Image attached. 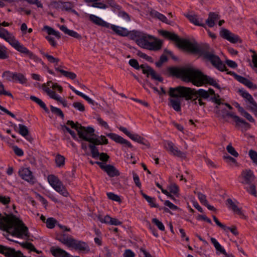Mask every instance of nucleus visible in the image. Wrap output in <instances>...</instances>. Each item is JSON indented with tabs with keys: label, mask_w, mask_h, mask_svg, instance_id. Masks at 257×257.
<instances>
[{
	"label": "nucleus",
	"mask_w": 257,
	"mask_h": 257,
	"mask_svg": "<svg viewBox=\"0 0 257 257\" xmlns=\"http://www.w3.org/2000/svg\"><path fill=\"white\" fill-rule=\"evenodd\" d=\"M158 32L165 38L176 42L178 47L184 49L192 53L199 54L221 71L226 70L225 64L222 63L219 57L215 54L214 50L208 44L205 43L199 45L196 43H191L187 39H181L174 33L166 30H160Z\"/></svg>",
	"instance_id": "1"
},
{
	"label": "nucleus",
	"mask_w": 257,
	"mask_h": 257,
	"mask_svg": "<svg viewBox=\"0 0 257 257\" xmlns=\"http://www.w3.org/2000/svg\"><path fill=\"white\" fill-rule=\"evenodd\" d=\"M168 71L170 75L181 78L185 82H191L195 86L199 87L209 84L217 89H220L219 84L212 77L204 74L199 70L192 67H170L168 68Z\"/></svg>",
	"instance_id": "2"
},
{
	"label": "nucleus",
	"mask_w": 257,
	"mask_h": 257,
	"mask_svg": "<svg viewBox=\"0 0 257 257\" xmlns=\"http://www.w3.org/2000/svg\"><path fill=\"white\" fill-rule=\"evenodd\" d=\"M66 124L77 132L80 139L90 143L88 147L90 149L92 157L93 158L99 157L100 153L96 146L101 145V142L98 138H95L96 135L94 134V129L91 126H83L78 122H74L70 120L67 121Z\"/></svg>",
	"instance_id": "3"
},
{
	"label": "nucleus",
	"mask_w": 257,
	"mask_h": 257,
	"mask_svg": "<svg viewBox=\"0 0 257 257\" xmlns=\"http://www.w3.org/2000/svg\"><path fill=\"white\" fill-rule=\"evenodd\" d=\"M168 94L170 97H183L186 100H191L194 97L205 99L209 98V93L207 90L203 89L196 90L194 88L182 86L175 88L170 87Z\"/></svg>",
	"instance_id": "4"
},
{
	"label": "nucleus",
	"mask_w": 257,
	"mask_h": 257,
	"mask_svg": "<svg viewBox=\"0 0 257 257\" xmlns=\"http://www.w3.org/2000/svg\"><path fill=\"white\" fill-rule=\"evenodd\" d=\"M11 230H13V235L18 237L22 238L23 236H25L28 239L30 237L28 228L22 220L17 218L16 216L13 217L12 223L6 231L10 232Z\"/></svg>",
	"instance_id": "5"
},
{
	"label": "nucleus",
	"mask_w": 257,
	"mask_h": 257,
	"mask_svg": "<svg viewBox=\"0 0 257 257\" xmlns=\"http://www.w3.org/2000/svg\"><path fill=\"white\" fill-rule=\"evenodd\" d=\"M128 63L132 67L137 70H139L140 68L142 69L143 73L146 74L147 77L151 76V78L153 80H157L161 82L163 81V78L148 65L142 64L140 66L138 61L135 59L130 60Z\"/></svg>",
	"instance_id": "6"
},
{
	"label": "nucleus",
	"mask_w": 257,
	"mask_h": 257,
	"mask_svg": "<svg viewBox=\"0 0 257 257\" xmlns=\"http://www.w3.org/2000/svg\"><path fill=\"white\" fill-rule=\"evenodd\" d=\"M238 181L242 184H251L255 179L253 172L250 169L243 170L239 175Z\"/></svg>",
	"instance_id": "7"
},
{
	"label": "nucleus",
	"mask_w": 257,
	"mask_h": 257,
	"mask_svg": "<svg viewBox=\"0 0 257 257\" xmlns=\"http://www.w3.org/2000/svg\"><path fill=\"white\" fill-rule=\"evenodd\" d=\"M133 33L135 37L138 38V39L136 40L137 44L143 48L147 49L148 43H149L148 40L155 39V37L150 35L145 34L141 35V33L139 32H133Z\"/></svg>",
	"instance_id": "8"
},
{
	"label": "nucleus",
	"mask_w": 257,
	"mask_h": 257,
	"mask_svg": "<svg viewBox=\"0 0 257 257\" xmlns=\"http://www.w3.org/2000/svg\"><path fill=\"white\" fill-rule=\"evenodd\" d=\"M0 253L6 257H27L20 251H16L15 249L0 244Z\"/></svg>",
	"instance_id": "9"
},
{
	"label": "nucleus",
	"mask_w": 257,
	"mask_h": 257,
	"mask_svg": "<svg viewBox=\"0 0 257 257\" xmlns=\"http://www.w3.org/2000/svg\"><path fill=\"white\" fill-rule=\"evenodd\" d=\"M119 130L122 132L124 134H125L127 137H128L132 140L137 142L140 144L146 145L149 147L150 145L147 141L145 140V139L139 136L138 134H132L130 132H129L123 126H120L119 127Z\"/></svg>",
	"instance_id": "10"
},
{
	"label": "nucleus",
	"mask_w": 257,
	"mask_h": 257,
	"mask_svg": "<svg viewBox=\"0 0 257 257\" xmlns=\"http://www.w3.org/2000/svg\"><path fill=\"white\" fill-rule=\"evenodd\" d=\"M164 146L167 150L170 151L174 156L180 158L185 157V154L179 150L172 142L169 141H165Z\"/></svg>",
	"instance_id": "11"
},
{
	"label": "nucleus",
	"mask_w": 257,
	"mask_h": 257,
	"mask_svg": "<svg viewBox=\"0 0 257 257\" xmlns=\"http://www.w3.org/2000/svg\"><path fill=\"white\" fill-rule=\"evenodd\" d=\"M220 36L224 39H226L232 43H236L240 40L239 37L233 33H232L229 30L222 28L220 32Z\"/></svg>",
	"instance_id": "12"
},
{
	"label": "nucleus",
	"mask_w": 257,
	"mask_h": 257,
	"mask_svg": "<svg viewBox=\"0 0 257 257\" xmlns=\"http://www.w3.org/2000/svg\"><path fill=\"white\" fill-rule=\"evenodd\" d=\"M19 175L23 179L28 182L32 184L35 182V178L33 175V173L29 168H21L19 171Z\"/></svg>",
	"instance_id": "13"
},
{
	"label": "nucleus",
	"mask_w": 257,
	"mask_h": 257,
	"mask_svg": "<svg viewBox=\"0 0 257 257\" xmlns=\"http://www.w3.org/2000/svg\"><path fill=\"white\" fill-rule=\"evenodd\" d=\"M238 92L242 97L245 98L249 103L251 109L254 111L255 114H257V104L254 100L252 96L247 92L241 89H239Z\"/></svg>",
	"instance_id": "14"
},
{
	"label": "nucleus",
	"mask_w": 257,
	"mask_h": 257,
	"mask_svg": "<svg viewBox=\"0 0 257 257\" xmlns=\"http://www.w3.org/2000/svg\"><path fill=\"white\" fill-rule=\"evenodd\" d=\"M56 239L69 247L74 238L65 232L61 231L57 234Z\"/></svg>",
	"instance_id": "15"
},
{
	"label": "nucleus",
	"mask_w": 257,
	"mask_h": 257,
	"mask_svg": "<svg viewBox=\"0 0 257 257\" xmlns=\"http://www.w3.org/2000/svg\"><path fill=\"white\" fill-rule=\"evenodd\" d=\"M69 247H73L76 250H79L80 251H89V246L86 242L82 241L76 240L74 238L72 240Z\"/></svg>",
	"instance_id": "16"
},
{
	"label": "nucleus",
	"mask_w": 257,
	"mask_h": 257,
	"mask_svg": "<svg viewBox=\"0 0 257 257\" xmlns=\"http://www.w3.org/2000/svg\"><path fill=\"white\" fill-rule=\"evenodd\" d=\"M214 111L217 117L221 119L225 118L227 116L232 118L234 114L232 112H228L225 108H222L220 105H216L214 108Z\"/></svg>",
	"instance_id": "17"
},
{
	"label": "nucleus",
	"mask_w": 257,
	"mask_h": 257,
	"mask_svg": "<svg viewBox=\"0 0 257 257\" xmlns=\"http://www.w3.org/2000/svg\"><path fill=\"white\" fill-rule=\"evenodd\" d=\"M106 136L117 143L125 145L130 148H133V146L130 142L117 134L108 133L106 134Z\"/></svg>",
	"instance_id": "18"
},
{
	"label": "nucleus",
	"mask_w": 257,
	"mask_h": 257,
	"mask_svg": "<svg viewBox=\"0 0 257 257\" xmlns=\"http://www.w3.org/2000/svg\"><path fill=\"white\" fill-rule=\"evenodd\" d=\"M229 73L233 75L234 76V78L238 81H239V82L245 85L248 88H252V89L256 88V85L253 84L252 82H251L249 80L247 79V78L243 77L242 76H241L240 75H238L233 72H230Z\"/></svg>",
	"instance_id": "19"
},
{
	"label": "nucleus",
	"mask_w": 257,
	"mask_h": 257,
	"mask_svg": "<svg viewBox=\"0 0 257 257\" xmlns=\"http://www.w3.org/2000/svg\"><path fill=\"white\" fill-rule=\"evenodd\" d=\"M15 215L13 214H7L5 213V216H2V214L0 213V224L4 227V230H7L10 224L12 223V221L13 219V217Z\"/></svg>",
	"instance_id": "20"
},
{
	"label": "nucleus",
	"mask_w": 257,
	"mask_h": 257,
	"mask_svg": "<svg viewBox=\"0 0 257 257\" xmlns=\"http://www.w3.org/2000/svg\"><path fill=\"white\" fill-rule=\"evenodd\" d=\"M50 251L55 257H70L67 252L59 247L52 246L50 248Z\"/></svg>",
	"instance_id": "21"
},
{
	"label": "nucleus",
	"mask_w": 257,
	"mask_h": 257,
	"mask_svg": "<svg viewBox=\"0 0 257 257\" xmlns=\"http://www.w3.org/2000/svg\"><path fill=\"white\" fill-rule=\"evenodd\" d=\"M89 18L90 21L98 26H100L107 28H108L110 27V24L109 23L105 22L102 19L95 15H90Z\"/></svg>",
	"instance_id": "22"
},
{
	"label": "nucleus",
	"mask_w": 257,
	"mask_h": 257,
	"mask_svg": "<svg viewBox=\"0 0 257 257\" xmlns=\"http://www.w3.org/2000/svg\"><path fill=\"white\" fill-rule=\"evenodd\" d=\"M175 99H169L170 106L176 111H180L181 107V98H183L181 96L173 97Z\"/></svg>",
	"instance_id": "23"
},
{
	"label": "nucleus",
	"mask_w": 257,
	"mask_h": 257,
	"mask_svg": "<svg viewBox=\"0 0 257 257\" xmlns=\"http://www.w3.org/2000/svg\"><path fill=\"white\" fill-rule=\"evenodd\" d=\"M155 41L148 43L147 49L151 51H158L160 50L162 47L163 43L160 40H158L155 38Z\"/></svg>",
	"instance_id": "24"
},
{
	"label": "nucleus",
	"mask_w": 257,
	"mask_h": 257,
	"mask_svg": "<svg viewBox=\"0 0 257 257\" xmlns=\"http://www.w3.org/2000/svg\"><path fill=\"white\" fill-rule=\"evenodd\" d=\"M60 29L63 31L65 34L80 40L82 38L81 36L75 31L69 30L65 25H62L60 27Z\"/></svg>",
	"instance_id": "25"
},
{
	"label": "nucleus",
	"mask_w": 257,
	"mask_h": 257,
	"mask_svg": "<svg viewBox=\"0 0 257 257\" xmlns=\"http://www.w3.org/2000/svg\"><path fill=\"white\" fill-rule=\"evenodd\" d=\"M109 27L119 36L125 37L128 35V31L125 28L113 25H110Z\"/></svg>",
	"instance_id": "26"
},
{
	"label": "nucleus",
	"mask_w": 257,
	"mask_h": 257,
	"mask_svg": "<svg viewBox=\"0 0 257 257\" xmlns=\"http://www.w3.org/2000/svg\"><path fill=\"white\" fill-rule=\"evenodd\" d=\"M219 19V16L218 15L213 12H210L208 15V19L206 20V23L209 27L212 28L215 25V21Z\"/></svg>",
	"instance_id": "27"
},
{
	"label": "nucleus",
	"mask_w": 257,
	"mask_h": 257,
	"mask_svg": "<svg viewBox=\"0 0 257 257\" xmlns=\"http://www.w3.org/2000/svg\"><path fill=\"white\" fill-rule=\"evenodd\" d=\"M105 172L110 177H114L118 176L120 175L119 172L113 166L111 165H107Z\"/></svg>",
	"instance_id": "28"
},
{
	"label": "nucleus",
	"mask_w": 257,
	"mask_h": 257,
	"mask_svg": "<svg viewBox=\"0 0 257 257\" xmlns=\"http://www.w3.org/2000/svg\"><path fill=\"white\" fill-rule=\"evenodd\" d=\"M47 179L48 182L53 188L56 186L61 185V183H62V182L59 178L54 175H49Z\"/></svg>",
	"instance_id": "29"
},
{
	"label": "nucleus",
	"mask_w": 257,
	"mask_h": 257,
	"mask_svg": "<svg viewBox=\"0 0 257 257\" xmlns=\"http://www.w3.org/2000/svg\"><path fill=\"white\" fill-rule=\"evenodd\" d=\"M150 15L152 16V17L157 18L164 23L169 24V22L167 18L164 15L159 13L156 11H151L150 12Z\"/></svg>",
	"instance_id": "30"
},
{
	"label": "nucleus",
	"mask_w": 257,
	"mask_h": 257,
	"mask_svg": "<svg viewBox=\"0 0 257 257\" xmlns=\"http://www.w3.org/2000/svg\"><path fill=\"white\" fill-rule=\"evenodd\" d=\"M186 17L190 21V22L194 24L196 26H201L204 28L205 27V25L202 23H200L197 15H187Z\"/></svg>",
	"instance_id": "31"
},
{
	"label": "nucleus",
	"mask_w": 257,
	"mask_h": 257,
	"mask_svg": "<svg viewBox=\"0 0 257 257\" xmlns=\"http://www.w3.org/2000/svg\"><path fill=\"white\" fill-rule=\"evenodd\" d=\"M69 88L77 95L82 97L83 98H84L85 100H86L89 103L94 105V101L89 98L87 95H85L84 94L82 93V92L76 90L72 86L69 85Z\"/></svg>",
	"instance_id": "32"
},
{
	"label": "nucleus",
	"mask_w": 257,
	"mask_h": 257,
	"mask_svg": "<svg viewBox=\"0 0 257 257\" xmlns=\"http://www.w3.org/2000/svg\"><path fill=\"white\" fill-rule=\"evenodd\" d=\"M55 70L60 72L64 76L72 80H74L76 77V74L75 73L61 69L59 68V67H55Z\"/></svg>",
	"instance_id": "33"
},
{
	"label": "nucleus",
	"mask_w": 257,
	"mask_h": 257,
	"mask_svg": "<svg viewBox=\"0 0 257 257\" xmlns=\"http://www.w3.org/2000/svg\"><path fill=\"white\" fill-rule=\"evenodd\" d=\"M30 99L32 101L37 103L41 108H42L45 110L46 112H49V111L48 108L47 107L45 103L41 99L35 96H31Z\"/></svg>",
	"instance_id": "34"
},
{
	"label": "nucleus",
	"mask_w": 257,
	"mask_h": 257,
	"mask_svg": "<svg viewBox=\"0 0 257 257\" xmlns=\"http://www.w3.org/2000/svg\"><path fill=\"white\" fill-rule=\"evenodd\" d=\"M142 195L143 197L149 203L150 206L151 207L158 208L159 205L155 203L156 199L154 197H151L144 193H142Z\"/></svg>",
	"instance_id": "35"
},
{
	"label": "nucleus",
	"mask_w": 257,
	"mask_h": 257,
	"mask_svg": "<svg viewBox=\"0 0 257 257\" xmlns=\"http://www.w3.org/2000/svg\"><path fill=\"white\" fill-rule=\"evenodd\" d=\"M13 80L19 81L21 84L27 82V79L22 73H14L13 75Z\"/></svg>",
	"instance_id": "36"
},
{
	"label": "nucleus",
	"mask_w": 257,
	"mask_h": 257,
	"mask_svg": "<svg viewBox=\"0 0 257 257\" xmlns=\"http://www.w3.org/2000/svg\"><path fill=\"white\" fill-rule=\"evenodd\" d=\"M211 243L214 245L215 249L222 254H226L225 250L221 246L216 239L213 237L210 238Z\"/></svg>",
	"instance_id": "37"
},
{
	"label": "nucleus",
	"mask_w": 257,
	"mask_h": 257,
	"mask_svg": "<svg viewBox=\"0 0 257 257\" xmlns=\"http://www.w3.org/2000/svg\"><path fill=\"white\" fill-rule=\"evenodd\" d=\"M226 202L230 205L229 208H231V209L239 215L242 214L241 210L240 208H239L233 202L231 199L228 198L226 200Z\"/></svg>",
	"instance_id": "38"
},
{
	"label": "nucleus",
	"mask_w": 257,
	"mask_h": 257,
	"mask_svg": "<svg viewBox=\"0 0 257 257\" xmlns=\"http://www.w3.org/2000/svg\"><path fill=\"white\" fill-rule=\"evenodd\" d=\"M14 48L22 53L29 55L31 52L26 47L22 45L19 42L15 46Z\"/></svg>",
	"instance_id": "39"
},
{
	"label": "nucleus",
	"mask_w": 257,
	"mask_h": 257,
	"mask_svg": "<svg viewBox=\"0 0 257 257\" xmlns=\"http://www.w3.org/2000/svg\"><path fill=\"white\" fill-rule=\"evenodd\" d=\"M54 189L64 197H67L69 195V193L67 191L66 188L63 185L62 183H61V185L54 187Z\"/></svg>",
	"instance_id": "40"
},
{
	"label": "nucleus",
	"mask_w": 257,
	"mask_h": 257,
	"mask_svg": "<svg viewBox=\"0 0 257 257\" xmlns=\"http://www.w3.org/2000/svg\"><path fill=\"white\" fill-rule=\"evenodd\" d=\"M41 54L44 56V57H46L48 60L52 63H56L58 64V63L60 61L59 59L57 58H55L53 56L49 55L48 53H46L43 51H40Z\"/></svg>",
	"instance_id": "41"
},
{
	"label": "nucleus",
	"mask_w": 257,
	"mask_h": 257,
	"mask_svg": "<svg viewBox=\"0 0 257 257\" xmlns=\"http://www.w3.org/2000/svg\"><path fill=\"white\" fill-rule=\"evenodd\" d=\"M20 244L23 248H25L30 250L31 251H33L36 252L37 253H39L38 250H37V249L35 248L34 245L31 242H22V243H20Z\"/></svg>",
	"instance_id": "42"
},
{
	"label": "nucleus",
	"mask_w": 257,
	"mask_h": 257,
	"mask_svg": "<svg viewBox=\"0 0 257 257\" xmlns=\"http://www.w3.org/2000/svg\"><path fill=\"white\" fill-rule=\"evenodd\" d=\"M5 40L9 43V44L12 46L14 48L15 46L16 45V44L18 43V41L16 40L15 38V37L11 35L10 33H9V34L7 35V36L6 37Z\"/></svg>",
	"instance_id": "43"
},
{
	"label": "nucleus",
	"mask_w": 257,
	"mask_h": 257,
	"mask_svg": "<svg viewBox=\"0 0 257 257\" xmlns=\"http://www.w3.org/2000/svg\"><path fill=\"white\" fill-rule=\"evenodd\" d=\"M60 6L63 7V10L69 11L74 7V4L69 2H62L61 4H59Z\"/></svg>",
	"instance_id": "44"
},
{
	"label": "nucleus",
	"mask_w": 257,
	"mask_h": 257,
	"mask_svg": "<svg viewBox=\"0 0 257 257\" xmlns=\"http://www.w3.org/2000/svg\"><path fill=\"white\" fill-rule=\"evenodd\" d=\"M19 133L22 136L26 137L29 134V130L27 127L24 124H20L19 125Z\"/></svg>",
	"instance_id": "45"
},
{
	"label": "nucleus",
	"mask_w": 257,
	"mask_h": 257,
	"mask_svg": "<svg viewBox=\"0 0 257 257\" xmlns=\"http://www.w3.org/2000/svg\"><path fill=\"white\" fill-rule=\"evenodd\" d=\"M168 188L169 190L170 193L178 195L179 192V187L175 183H172L168 186Z\"/></svg>",
	"instance_id": "46"
},
{
	"label": "nucleus",
	"mask_w": 257,
	"mask_h": 257,
	"mask_svg": "<svg viewBox=\"0 0 257 257\" xmlns=\"http://www.w3.org/2000/svg\"><path fill=\"white\" fill-rule=\"evenodd\" d=\"M55 162L58 167H62L65 164V158L63 156L58 155L56 157Z\"/></svg>",
	"instance_id": "47"
},
{
	"label": "nucleus",
	"mask_w": 257,
	"mask_h": 257,
	"mask_svg": "<svg viewBox=\"0 0 257 257\" xmlns=\"http://www.w3.org/2000/svg\"><path fill=\"white\" fill-rule=\"evenodd\" d=\"M50 108L52 112L59 116L61 118L64 119V114L60 108L54 107L52 105L50 106Z\"/></svg>",
	"instance_id": "48"
},
{
	"label": "nucleus",
	"mask_w": 257,
	"mask_h": 257,
	"mask_svg": "<svg viewBox=\"0 0 257 257\" xmlns=\"http://www.w3.org/2000/svg\"><path fill=\"white\" fill-rule=\"evenodd\" d=\"M46 223L48 228L52 229L53 228L55 225L57 224V221L54 218L50 217L47 219Z\"/></svg>",
	"instance_id": "49"
},
{
	"label": "nucleus",
	"mask_w": 257,
	"mask_h": 257,
	"mask_svg": "<svg viewBox=\"0 0 257 257\" xmlns=\"http://www.w3.org/2000/svg\"><path fill=\"white\" fill-rule=\"evenodd\" d=\"M226 150L228 153L234 157H237L238 156V153L235 151V149L232 146L231 144H229L226 147Z\"/></svg>",
	"instance_id": "50"
},
{
	"label": "nucleus",
	"mask_w": 257,
	"mask_h": 257,
	"mask_svg": "<svg viewBox=\"0 0 257 257\" xmlns=\"http://www.w3.org/2000/svg\"><path fill=\"white\" fill-rule=\"evenodd\" d=\"M168 60L167 57L165 55L163 54L161 56L160 60L155 63V65L157 67L160 68L162 66L163 64L166 62Z\"/></svg>",
	"instance_id": "51"
},
{
	"label": "nucleus",
	"mask_w": 257,
	"mask_h": 257,
	"mask_svg": "<svg viewBox=\"0 0 257 257\" xmlns=\"http://www.w3.org/2000/svg\"><path fill=\"white\" fill-rule=\"evenodd\" d=\"M8 58V55L7 54L6 48L0 45V59H6Z\"/></svg>",
	"instance_id": "52"
},
{
	"label": "nucleus",
	"mask_w": 257,
	"mask_h": 257,
	"mask_svg": "<svg viewBox=\"0 0 257 257\" xmlns=\"http://www.w3.org/2000/svg\"><path fill=\"white\" fill-rule=\"evenodd\" d=\"M107 196L108 198L112 200L120 202H121V199L119 196L116 195L112 192H109L107 193Z\"/></svg>",
	"instance_id": "53"
},
{
	"label": "nucleus",
	"mask_w": 257,
	"mask_h": 257,
	"mask_svg": "<svg viewBox=\"0 0 257 257\" xmlns=\"http://www.w3.org/2000/svg\"><path fill=\"white\" fill-rule=\"evenodd\" d=\"M152 222L154 223L158 227V228L161 231L165 230L164 225H163L162 222L159 220L158 219L153 218L152 219Z\"/></svg>",
	"instance_id": "54"
},
{
	"label": "nucleus",
	"mask_w": 257,
	"mask_h": 257,
	"mask_svg": "<svg viewBox=\"0 0 257 257\" xmlns=\"http://www.w3.org/2000/svg\"><path fill=\"white\" fill-rule=\"evenodd\" d=\"M132 174L133 175V179H134V182H135L136 185L138 187L140 188L141 187L142 185H141V183L140 182V178H139V176L134 171H133Z\"/></svg>",
	"instance_id": "55"
},
{
	"label": "nucleus",
	"mask_w": 257,
	"mask_h": 257,
	"mask_svg": "<svg viewBox=\"0 0 257 257\" xmlns=\"http://www.w3.org/2000/svg\"><path fill=\"white\" fill-rule=\"evenodd\" d=\"M73 106L80 111L83 112L85 111V107L81 102H75L73 103Z\"/></svg>",
	"instance_id": "56"
},
{
	"label": "nucleus",
	"mask_w": 257,
	"mask_h": 257,
	"mask_svg": "<svg viewBox=\"0 0 257 257\" xmlns=\"http://www.w3.org/2000/svg\"><path fill=\"white\" fill-rule=\"evenodd\" d=\"M106 2L109 5V6L113 8L116 10H120L121 7L117 5L114 0H106Z\"/></svg>",
	"instance_id": "57"
},
{
	"label": "nucleus",
	"mask_w": 257,
	"mask_h": 257,
	"mask_svg": "<svg viewBox=\"0 0 257 257\" xmlns=\"http://www.w3.org/2000/svg\"><path fill=\"white\" fill-rule=\"evenodd\" d=\"M2 94L7 95L11 97H13V95L11 92L7 91L5 90L4 85L0 81V95Z\"/></svg>",
	"instance_id": "58"
},
{
	"label": "nucleus",
	"mask_w": 257,
	"mask_h": 257,
	"mask_svg": "<svg viewBox=\"0 0 257 257\" xmlns=\"http://www.w3.org/2000/svg\"><path fill=\"white\" fill-rule=\"evenodd\" d=\"M197 196L200 202L205 205L208 202L206 198V196L201 192H197Z\"/></svg>",
	"instance_id": "59"
},
{
	"label": "nucleus",
	"mask_w": 257,
	"mask_h": 257,
	"mask_svg": "<svg viewBox=\"0 0 257 257\" xmlns=\"http://www.w3.org/2000/svg\"><path fill=\"white\" fill-rule=\"evenodd\" d=\"M219 95L217 94V96L215 95L214 96L211 97L210 98V100L213 102H215L217 105H221V104H223V102H221L220 99L219 98Z\"/></svg>",
	"instance_id": "60"
},
{
	"label": "nucleus",
	"mask_w": 257,
	"mask_h": 257,
	"mask_svg": "<svg viewBox=\"0 0 257 257\" xmlns=\"http://www.w3.org/2000/svg\"><path fill=\"white\" fill-rule=\"evenodd\" d=\"M248 155L253 162L257 163V153L252 150H250L249 151Z\"/></svg>",
	"instance_id": "61"
},
{
	"label": "nucleus",
	"mask_w": 257,
	"mask_h": 257,
	"mask_svg": "<svg viewBox=\"0 0 257 257\" xmlns=\"http://www.w3.org/2000/svg\"><path fill=\"white\" fill-rule=\"evenodd\" d=\"M111 218L109 215H106L103 218L101 216L98 217V219L100 220V222L102 223H110Z\"/></svg>",
	"instance_id": "62"
},
{
	"label": "nucleus",
	"mask_w": 257,
	"mask_h": 257,
	"mask_svg": "<svg viewBox=\"0 0 257 257\" xmlns=\"http://www.w3.org/2000/svg\"><path fill=\"white\" fill-rule=\"evenodd\" d=\"M250 185L249 189H247V191L251 195L256 196V191L255 186L252 184H249Z\"/></svg>",
	"instance_id": "63"
},
{
	"label": "nucleus",
	"mask_w": 257,
	"mask_h": 257,
	"mask_svg": "<svg viewBox=\"0 0 257 257\" xmlns=\"http://www.w3.org/2000/svg\"><path fill=\"white\" fill-rule=\"evenodd\" d=\"M118 16L124 19L126 21H130V17L127 13L124 11H119L118 13Z\"/></svg>",
	"instance_id": "64"
}]
</instances>
